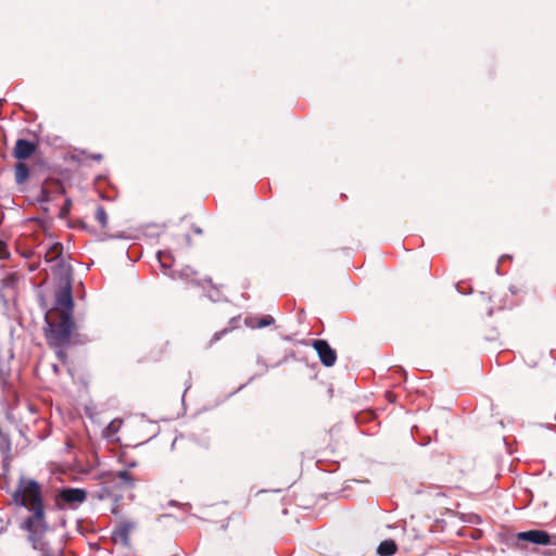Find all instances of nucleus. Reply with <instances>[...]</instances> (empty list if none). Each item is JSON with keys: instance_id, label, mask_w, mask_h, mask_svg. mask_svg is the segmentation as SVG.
Masks as SVG:
<instances>
[{"instance_id": "1", "label": "nucleus", "mask_w": 556, "mask_h": 556, "mask_svg": "<svg viewBox=\"0 0 556 556\" xmlns=\"http://www.w3.org/2000/svg\"><path fill=\"white\" fill-rule=\"evenodd\" d=\"M14 504L23 506L33 513L24 520L23 528L28 533V541L35 549L41 552V556H51L45 535L48 530L45 506L41 496V488L35 480L20 479L16 490L12 494Z\"/></svg>"}, {"instance_id": "2", "label": "nucleus", "mask_w": 556, "mask_h": 556, "mask_svg": "<svg viewBox=\"0 0 556 556\" xmlns=\"http://www.w3.org/2000/svg\"><path fill=\"white\" fill-rule=\"evenodd\" d=\"M48 330L47 342L53 348H64L70 344L72 332L75 328L73 316L65 314L48 313L46 316Z\"/></svg>"}, {"instance_id": "3", "label": "nucleus", "mask_w": 556, "mask_h": 556, "mask_svg": "<svg viewBox=\"0 0 556 556\" xmlns=\"http://www.w3.org/2000/svg\"><path fill=\"white\" fill-rule=\"evenodd\" d=\"M74 301L72 296V286L66 280L55 292V306L49 312L55 314H65L73 316Z\"/></svg>"}, {"instance_id": "4", "label": "nucleus", "mask_w": 556, "mask_h": 556, "mask_svg": "<svg viewBox=\"0 0 556 556\" xmlns=\"http://www.w3.org/2000/svg\"><path fill=\"white\" fill-rule=\"evenodd\" d=\"M137 523L132 520H121L112 531V540L115 544L129 546L130 534L136 530Z\"/></svg>"}, {"instance_id": "5", "label": "nucleus", "mask_w": 556, "mask_h": 556, "mask_svg": "<svg viewBox=\"0 0 556 556\" xmlns=\"http://www.w3.org/2000/svg\"><path fill=\"white\" fill-rule=\"evenodd\" d=\"M312 346L317 352L319 361L326 367H331L337 361V353L326 340H314Z\"/></svg>"}, {"instance_id": "6", "label": "nucleus", "mask_w": 556, "mask_h": 556, "mask_svg": "<svg viewBox=\"0 0 556 556\" xmlns=\"http://www.w3.org/2000/svg\"><path fill=\"white\" fill-rule=\"evenodd\" d=\"M517 538L521 541L531 542L539 545L556 544V535H549L542 530H530L518 533Z\"/></svg>"}, {"instance_id": "7", "label": "nucleus", "mask_w": 556, "mask_h": 556, "mask_svg": "<svg viewBox=\"0 0 556 556\" xmlns=\"http://www.w3.org/2000/svg\"><path fill=\"white\" fill-rule=\"evenodd\" d=\"M65 193V188L59 179H47L41 188L40 201L49 202L54 195Z\"/></svg>"}, {"instance_id": "8", "label": "nucleus", "mask_w": 556, "mask_h": 556, "mask_svg": "<svg viewBox=\"0 0 556 556\" xmlns=\"http://www.w3.org/2000/svg\"><path fill=\"white\" fill-rule=\"evenodd\" d=\"M37 144L26 139H17L13 149V156L17 160H26L34 154Z\"/></svg>"}, {"instance_id": "9", "label": "nucleus", "mask_w": 556, "mask_h": 556, "mask_svg": "<svg viewBox=\"0 0 556 556\" xmlns=\"http://www.w3.org/2000/svg\"><path fill=\"white\" fill-rule=\"evenodd\" d=\"M45 261L47 263L58 262L59 266H63L64 261L62 258L63 245L60 242H54L49 245H45Z\"/></svg>"}, {"instance_id": "10", "label": "nucleus", "mask_w": 556, "mask_h": 556, "mask_svg": "<svg viewBox=\"0 0 556 556\" xmlns=\"http://www.w3.org/2000/svg\"><path fill=\"white\" fill-rule=\"evenodd\" d=\"M86 492L81 489H63L60 493L58 498L60 501H63L67 504H74V503H83L86 500Z\"/></svg>"}, {"instance_id": "11", "label": "nucleus", "mask_w": 556, "mask_h": 556, "mask_svg": "<svg viewBox=\"0 0 556 556\" xmlns=\"http://www.w3.org/2000/svg\"><path fill=\"white\" fill-rule=\"evenodd\" d=\"M112 481L116 486L131 489L135 485V478L127 470H121L114 473Z\"/></svg>"}, {"instance_id": "12", "label": "nucleus", "mask_w": 556, "mask_h": 556, "mask_svg": "<svg viewBox=\"0 0 556 556\" xmlns=\"http://www.w3.org/2000/svg\"><path fill=\"white\" fill-rule=\"evenodd\" d=\"M397 551L396 543L393 540H384L378 546V554L381 556L394 555Z\"/></svg>"}, {"instance_id": "13", "label": "nucleus", "mask_w": 556, "mask_h": 556, "mask_svg": "<svg viewBox=\"0 0 556 556\" xmlns=\"http://www.w3.org/2000/svg\"><path fill=\"white\" fill-rule=\"evenodd\" d=\"M29 176L28 166L25 163H17L15 166V181L21 185L24 184Z\"/></svg>"}, {"instance_id": "14", "label": "nucleus", "mask_w": 556, "mask_h": 556, "mask_svg": "<svg viewBox=\"0 0 556 556\" xmlns=\"http://www.w3.org/2000/svg\"><path fill=\"white\" fill-rule=\"evenodd\" d=\"M94 218L99 223L101 229H105L108 227L109 217L105 208L102 205L97 206Z\"/></svg>"}, {"instance_id": "15", "label": "nucleus", "mask_w": 556, "mask_h": 556, "mask_svg": "<svg viewBox=\"0 0 556 556\" xmlns=\"http://www.w3.org/2000/svg\"><path fill=\"white\" fill-rule=\"evenodd\" d=\"M0 450L8 454L11 451V442L8 438V435L0 433Z\"/></svg>"}, {"instance_id": "16", "label": "nucleus", "mask_w": 556, "mask_h": 556, "mask_svg": "<svg viewBox=\"0 0 556 556\" xmlns=\"http://www.w3.org/2000/svg\"><path fill=\"white\" fill-rule=\"evenodd\" d=\"M275 319L267 315L265 317H262L257 320L255 327L257 328H264V327H267V326H270L271 324H274Z\"/></svg>"}, {"instance_id": "17", "label": "nucleus", "mask_w": 556, "mask_h": 556, "mask_svg": "<svg viewBox=\"0 0 556 556\" xmlns=\"http://www.w3.org/2000/svg\"><path fill=\"white\" fill-rule=\"evenodd\" d=\"M10 257L8 244L0 240V260H7Z\"/></svg>"}, {"instance_id": "18", "label": "nucleus", "mask_w": 556, "mask_h": 556, "mask_svg": "<svg viewBox=\"0 0 556 556\" xmlns=\"http://www.w3.org/2000/svg\"><path fill=\"white\" fill-rule=\"evenodd\" d=\"M71 206H72V200L71 199H66L64 205L62 206V208L60 211V216L61 217L67 216V214L71 211Z\"/></svg>"}, {"instance_id": "19", "label": "nucleus", "mask_w": 556, "mask_h": 556, "mask_svg": "<svg viewBox=\"0 0 556 556\" xmlns=\"http://www.w3.org/2000/svg\"><path fill=\"white\" fill-rule=\"evenodd\" d=\"M226 332H227V329L223 330L222 332H217V333H215V334L212 337V339L210 340L208 345H210V346H212L216 341H218V340H219L220 336H222V334H224V333H226Z\"/></svg>"}, {"instance_id": "20", "label": "nucleus", "mask_w": 556, "mask_h": 556, "mask_svg": "<svg viewBox=\"0 0 556 556\" xmlns=\"http://www.w3.org/2000/svg\"><path fill=\"white\" fill-rule=\"evenodd\" d=\"M58 349L59 350L56 351V356L64 363L66 361V353L61 348Z\"/></svg>"}, {"instance_id": "21", "label": "nucleus", "mask_w": 556, "mask_h": 556, "mask_svg": "<svg viewBox=\"0 0 556 556\" xmlns=\"http://www.w3.org/2000/svg\"><path fill=\"white\" fill-rule=\"evenodd\" d=\"M194 233L201 235L202 230L199 227H193Z\"/></svg>"}, {"instance_id": "22", "label": "nucleus", "mask_w": 556, "mask_h": 556, "mask_svg": "<svg viewBox=\"0 0 556 556\" xmlns=\"http://www.w3.org/2000/svg\"><path fill=\"white\" fill-rule=\"evenodd\" d=\"M509 289L513 294H516L518 292V290L514 286H511Z\"/></svg>"}, {"instance_id": "23", "label": "nucleus", "mask_w": 556, "mask_h": 556, "mask_svg": "<svg viewBox=\"0 0 556 556\" xmlns=\"http://www.w3.org/2000/svg\"><path fill=\"white\" fill-rule=\"evenodd\" d=\"M157 256H159V260L162 263V265L165 266V264L162 262V258H161L162 257V253L161 252L157 253Z\"/></svg>"}, {"instance_id": "24", "label": "nucleus", "mask_w": 556, "mask_h": 556, "mask_svg": "<svg viewBox=\"0 0 556 556\" xmlns=\"http://www.w3.org/2000/svg\"><path fill=\"white\" fill-rule=\"evenodd\" d=\"M93 159L97 161H100L102 159V156L100 154H98V155L93 156Z\"/></svg>"}]
</instances>
